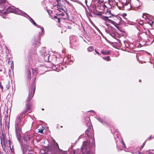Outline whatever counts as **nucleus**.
<instances>
[{
    "label": "nucleus",
    "mask_w": 154,
    "mask_h": 154,
    "mask_svg": "<svg viewBox=\"0 0 154 154\" xmlns=\"http://www.w3.org/2000/svg\"><path fill=\"white\" fill-rule=\"evenodd\" d=\"M144 44H143V45L141 44L140 43V45L141 46H142Z\"/></svg>",
    "instance_id": "nucleus-49"
},
{
    "label": "nucleus",
    "mask_w": 154,
    "mask_h": 154,
    "mask_svg": "<svg viewBox=\"0 0 154 154\" xmlns=\"http://www.w3.org/2000/svg\"><path fill=\"white\" fill-rule=\"evenodd\" d=\"M106 25L107 26V27H108L111 26L109 24H107V23H106Z\"/></svg>",
    "instance_id": "nucleus-44"
},
{
    "label": "nucleus",
    "mask_w": 154,
    "mask_h": 154,
    "mask_svg": "<svg viewBox=\"0 0 154 154\" xmlns=\"http://www.w3.org/2000/svg\"><path fill=\"white\" fill-rule=\"evenodd\" d=\"M35 90V86L34 83L31 85L29 89V95L28 98L26 100L27 103L26 104V109L24 110L22 113H25L28 111L30 110V106L29 102L32 99Z\"/></svg>",
    "instance_id": "nucleus-1"
},
{
    "label": "nucleus",
    "mask_w": 154,
    "mask_h": 154,
    "mask_svg": "<svg viewBox=\"0 0 154 154\" xmlns=\"http://www.w3.org/2000/svg\"><path fill=\"white\" fill-rule=\"evenodd\" d=\"M44 109H42V110H43Z\"/></svg>",
    "instance_id": "nucleus-57"
},
{
    "label": "nucleus",
    "mask_w": 154,
    "mask_h": 154,
    "mask_svg": "<svg viewBox=\"0 0 154 154\" xmlns=\"http://www.w3.org/2000/svg\"><path fill=\"white\" fill-rule=\"evenodd\" d=\"M3 17L4 18H5L4 17Z\"/></svg>",
    "instance_id": "nucleus-59"
},
{
    "label": "nucleus",
    "mask_w": 154,
    "mask_h": 154,
    "mask_svg": "<svg viewBox=\"0 0 154 154\" xmlns=\"http://www.w3.org/2000/svg\"><path fill=\"white\" fill-rule=\"evenodd\" d=\"M23 16L25 17L27 19H28L29 21L33 24L35 26H38V25L35 23V21L32 19V18H31L28 14L24 12L23 13Z\"/></svg>",
    "instance_id": "nucleus-8"
},
{
    "label": "nucleus",
    "mask_w": 154,
    "mask_h": 154,
    "mask_svg": "<svg viewBox=\"0 0 154 154\" xmlns=\"http://www.w3.org/2000/svg\"><path fill=\"white\" fill-rule=\"evenodd\" d=\"M60 15L63 16L64 15V13L63 12H62L61 14H60Z\"/></svg>",
    "instance_id": "nucleus-42"
},
{
    "label": "nucleus",
    "mask_w": 154,
    "mask_h": 154,
    "mask_svg": "<svg viewBox=\"0 0 154 154\" xmlns=\"http://www.w3.org/2000/svg\"><path fill=\"white\" fill-rule=\"evenodd\" d=\"M31 137L29 135H25L24 136V140L26 141H28L30 139Z\"/></svg>",
    "instance_id": "nucleus-13"
},
{
    "label": "nucleus",
    "mask_w": 154,
    "mask_h": 154,
    "mask_svg": "<svg viewBox=\"0 0 154 154\" xmlns=\"http://www.w3.org/2000/svg\"><path fill=\"white\" fill-rule=\"evenodd\" d=\"M102 18L106 22L110 23V22L111 21V20L109 19L107 17L103 16L102 17Z\"/></svg>",
    "instance_id": "nucleus-14"
},
{
    "label": "nucleus",
    "mask_w": 154,
    "mask_h": 154,
    "mask_svg": "<svg viewBox=\"0 0 154 154\" xmlns=\"http://www.w3.org/2000/svg\"><path fill=\"white\" fill-rule=\"evenodd\" d=\"M36 27L38 28L37 30L39 33V39L40 40L41 37L43 36L44 34V29L43 26L40 25H38Z\"/></svg>",
    "instance_id": "nucleus-7"
},
{
    "label": "nucleus",
    "mask_w": 154,
    "mask_h": 154,
    "mask_svg": "<svg viewBox=\"0 0 154 154\" xmlns=\"http://www.w3.org/2000/svg\"><path fill=\"white\" fill-rule=\"evenodd\" d=\"M105 31L106 32L108 33L114 38L116 39L115 34V29L112 26L105 27Z\"/></svg>",
    "instance_id": "nucleus-4"
},
{
    "label": "nucleus",
    "mask_w": 154,
    "mask_h": 154,
    "mask_svg": "<svg viewBox=\"0 0 154 154\" xmlns=\"http://www.w3.org/2000/svg\"><path fill=\"white\" fill-rule=\"evenodd\" d=\"M116 146H117V147H118V146H117V144H116Z\"/></svg>",
    "instance_id": "nucleus-56"
},
{
    "label": "nucleus",
    "mask_w": 154,
    "mask_h": 154,
    "mask_svg": "<svg viewBox=\"0 0 154 154\" xmlns=\"http://www.w3.org/2000/svg\"><path fill=\"white\" fill-rule=\"evenodd\" d=\"M140 5L139 1L137 0H135L134 2V4L133 6H131V8L132 10H136L138 9V8L140 6Z\"/></svg>",
    "instance_id": "nucleus-10"
},
{
    "label": "nucleus",
    "mask_w": 154,
    "mask_h": 154,
    "mask_svg": "<svg viewBox=\"0 0 154 154\" xmlns=\"http://www.w3.org/2000/svg\"><path fill=\"white\" fill-rule=\"evenodd\" d=\"M55 17V18H57V17H56V16H55V17Z\"/></svg>",
    "instance_id": "nucleus-53"
},
{
    "label": "nucleus",
    "mask_w": 154,
    "mask_h": 154,
    "mask_svg": "<svg viewBox=\"0 0 154 154\" xmlns=\"http://www.w3.org/2000/svg\"><path fill=\"white\" fill-rule=\"evenodd\" d=\"M0 140L1 144L2 145L3 147V146L5 147L6 146V142L5 140V138L3 134H2V135L0 136Z\"/></svg>",
    "instance_id": "nucleus-11"
},
{
    "label": "nucleus",
    "mask_w": 154,
    "mask_h": 154,
    "mask_svg": "<svg viewBox=\"0 0 154 154\" xmlns=\"http://www.w3.org/2000/svg\"><path fill=\"white\" fill-rule=\"evenodd\" d=\"M95 52L99 56H100L101 55L96 50H95Z\"/></svg>",
    "instance_id": "nucleus-36"
},
{
    "label": "nucleus",
    "mask_w": 154,
    "mask_h": 154,
    "mask_svg": "<svg viewBox=\"0 0 154 154\" xmlns=\"http://www.w3.org/2000/svg\"><path fill=\"white\" fill-rule=\"evenodd\" d=\"M146 140H145V141L143 143V146L142 147V148H143V147L144 146V145H145V143H146Z\"/></svg>",
    "instance_id": "nucleus-39"
},
{
    "label": "nucleus",
    "mask_w": 154,
    "mask_h": 154,
    "mask_svg": "<svg viewBox=\"0 0 154 154\" xmlns=\"http://www.w3.org/2000/svg\"><path fill=\"white\" fill-rule=\"evenodd\" d=\"M0 8L1 9L0 10V12H1V11H3L4 10L5 7H4V6H2L1 7H0Z\"/></svg>",
    "instance_id": "nucleus-29"
},
{
    "label": "nucleus",
    "mask_w": 154,
    "mask_h": 154,
    "mask_svg": "<svg viewBox=\"0 0 154 154\" xmlns=\"http://www.w3.org/2000/svg\"><path fill=\"white\" fill-rule=\"evenodd\" d=\"M54 58L56 60H57V57L56 56L54 55Z\"/></svg>",
    "instance_id": "nucleus-41"
},
{
    "label": "nucleus",
    "mask_w": 154,
    "mask_h": 154,
    "mask_svg": "<svg viewBox=\"0 0 154 154\" xmlns=\"http://www.w3.org/2000/svg\"><path fill=\"white\" fill-rule=\"evenodd\" d=\"M60 154H67L66 151H63L61 149H60Z\"/></svg>",
    "instance_id": "nucleus-28"
},
{
    "label": "nucleus",
    "mask_w": 154,
    "mask_h": 154,
    "mask_svg": "<svg viewBox=\"0 0 154 154\" xmlns=\"http://www.w3.org/2000/svg\"><path fill=\"white\" fill-rule=\"evenodd\" d=\"M6 87L7 89H9V86L8 85V84H7V85H6Z\"/></svg>",
    "instance_id": "nucleus-40"
},
{
    "label": "nucleus",
    "mask_w": 154,
    "mask_h": 154,
    "mask_svg": "<svg viewBox=\"0 0 154 154\" xmlns=\"http://www.w3.org/2000/svg\"><path fill=\"white\" fill-rule=\"evenodd\" d=\"M59 21H60V20H59V19H58V22H59Z\"/></svg>",
    "instance_id": "nucleus-52"
},
{
    "label": "nucleus",
    "mask_w": 154,
    "mask_h": 154,
    "mask_svg": "<svg viewBox=\"0 0 154 154\" xmlns=\"http://www.w3.org/2000/svg\"><path fill=\"white\" fill-rule=\"evenodd\" d=\"M27 73L28 78L29 79L31 75V74L30 71L29 69H27Z\"/></svg>",
    "instance_id": "nucleus-21"
},
{
    "label": "nucleus",
    "mask_w": 154,
    "mask_h": 154,
    "mask_svg": "<svg viewBox=\"0 0 154 154\" xmlns=\"http://www.w3.org/2000/svg\"><path fill=\"white\" fill-rule=\"evenodd\" d=\"M122 144L123 146H124V147H125V144L124 143L123 140H122Z\"/></svg>",
    "instance_id": "nucleus-38"
},
{
    "label": "nucleus",
    "mask_w": 154,
    "mask_h": 154,
    "mask_svg": "<svg viewBox=\"0 0 154 154\" xmlns=\"http://www.w3.org/2000/svg\"><path fill=\"white\" fill-rule=\"evenodd\" d=\"M59 65V69H58V70H59V71H60V70H62L64 68L63 67H66V66H65L64 65H63L62 64H61V63H60Z\"/></svg>",
    "instance_id": "nucleus-17"
},
{
    "label": "nucleus",
    "mask_w": 154,
    "mask_h": 154,
    "mask_svg": "<svg viewBox=\"0 0 154 154\" xmlns=\"http://www.w3.org/2000/svg\"><path fill=\"white\" fill-rule=\"evenodd\" d=\"M80 3V4H82V3H81V2H80V3Z\"/></svg>",
    "instance_id": "nucleus-55"
},
{
    "label": "nucleus",
    "mask_w": 154,
    "mask_h": 154,
    "mask_svg": "<svg viewBox=\"0 0 154 154\" xmlns=\"http://www.w3.org/2000/svg\"><path fill=\"white\" fill-rule=\"evenodd\" d=\"M83 0L85 1V3L86 4V5H87V0Z\"/></svg>",
    "instance_id": "nucleus-45"
},
{
    "label": "nucleus",
    "mask_w": 154,
    "mask_h": 154,
    "mask_svg": "<svg viewBox=\"0 0 154 154\" xmlns=\"http://www.w3.org/2000/svg\"><path fill=\"white\" fill-rule=\"evenodd\" d=\"M41 55L44 57V59L46 62L49 61V58L50 55L48 52H47L45 48H42V51H40Z\"/></svg>",
    "instance_id": "nucleus-5"
},
{
    "label": "nucleus",
    "mask_w": 154,
    "mask_h": 154,
    "mask_svg": "<svg viewBox=\"0 0 154 154\" xmlns=\"http://www.w3.org/2000/svg\"><path fill=\"white\" fill-rule=\"evenodd\" d=\"M0 4L1 3H4L5 2L6 0H0Z\"/></svg>",
    "instance_id": "nucleus-32"
},
{
    "label": "nucleus",
    "mask_w": 154,
    "mask_h": 154,
    "mask_svg": "<svg viewBox=\"0 0 154 154\" xmlns=\"http://www.w3.org/2000/svg\"><path fill=\"white\" fill-rule=\"evenodd\" d=\"M45 128H44L42 126V128L41 129H38V132L40 133H43V131L44 129Z\"/></svg>",
    "instance_id": "nucleus-20"
},
{
    "label": "nucleus",
    "mask_w": 154,
    "mask_h": 154,
    "mask_svg": "<svg viewBox=\"0 0 154 154\" xmlns=\"http://www.w3.org/2000/svg\"><path fill=\"white\" fill-rule=\"evenodd\" d=\"M146 22L150 25L154 26V22L151 20H150L149 18L146 21Z\"/></svg>",
    "instance_id": "nucleus-16"
},
{
    "label": "nucleus",
    "mask_w": 154,
    "mask_h": 154,
    "mask_svg": "<svg viewBox=\"0 0 154 154\" xmlns=\"http://www.w3.org/2000/svg\"><path fill=\"white\" fill-rule=\"evenodd\" d=\"M33 45H34L35 47H37L40 45V43L39 41L35 39L33 40Z\"/></svg>",
    "instance_id": "nucleus-12"
},
{
    "label": "nucleus",
    "mask_w": 154,
    "mask_h": 154,
    "mask_svg": "<svg viewBox=\"0 0 154 154\" xmlns=\"http://www.w3.org/2000/svg\"><path fill=\"white\" fill-rule=\"evenodd\" d=\"M21 119L20 116H18L16 119L15 125V132L16 137L19 141H20L21 138V128L22 126L21 122Z\"/></svg>",
    "instance_id": "nucleus-2"
},
{
    "label": "nucleus",
    "mask_w": 154,
    "mask_h": 154,
    "mask_svg": "<svg viewBox=\"0 0 154 154\" xmlns=\"http://www.w3.org/2000/svg\"><path fill=\"white\" fill-rule=\"evenodd\" d=\"M75 151L74 150H73L72 151L70 152V154H75Z\"/></svg>",
    "instance_id": "nucleus-30"
},
{
    "label": "nucleus",
    "mask_w": 154,
    "mask_h": 154,
    "mask_svg": "<svg viewBox=\"0 0 154 154\" xmlns=\"http://www.w3.org/2000/svg\"><path fill=\"white\" fill-rule=\"evenodd\" d=\"M10 13H14L23 16V15L22 14H23V13H24V12L21 10H19L18 8H13L9 6L8 7L6 11L3 12V14H8Z\"/></svg>",
    "instance_id": "nucleus-3"
},
{
    "label": "nucleus",
    "mask_w": 154,
    "mask_h": 154,
    "mask_svg": "<svg viewBox=\"0 0 154 154\" xmlns=\"http://www.w3.org/2000/svg\"><path fill=\"white\" fill-rule=\"evenodd\" d=\"M101 53L102 54H104H104L108 55V54H109V51H101Z\"/></svg>",
    "instance_id": "nucleus-22"
},
{
    "label": "nucleus",
    "mask_w": 154,
    "mask_h": 154,
    "mask_svg": "<svg viewBox=\"0 0 154 154\" xmlns=\"http://www.w3.org/2000/svg\"><path fill=\"white\" fill-rule=\"evenodd\" d=\"M55 143L56 145V146L59 148V146L58 144L56 143Z\"/></svg>",
    "instance_id": "nucleus-47"
},
{
    "label": "nucleus",
    "mask_w": 154,
    "mask_h": 154,
    "mask_svg": "<svg viewBox=\"0 0 154 154\" xmlns=\"http://www.w3.org/2000/svg\"><path fill=\"white\" fill-rule=\"evenodd\" d=\"M2 71V70L1 69H0V72H1Z\"/></svg>",
    "instance_id": "nucleus-51"
},
{
    "label": "nucleus",
    "mask_w": 154,
    "mask_h": 154,
    "mask_svg": "<svg viewBox=\"0 0 154 154\" xmlns=\"http://www.w3.org/2000/svg\"><path fill=\"white\" fill-rule=\"evenodd\" d=\"M27 147L26 145L24 146H22V151L23 150V149H27V150H29V154L30 153H31L32 154L31 152H30L29 149H27ZM30 152H31V151H30Z\"/></svg>",
    "instance_id": "nucleus-25"
},
{
    "label": "nucleus",
    "mask_w": 154,
    "mask_h": 154,
    "mask_svg": "<svg viewBox=\"0 0 154 154\" xmlns=\"http://www.w3.org/2000/svg\"><path fill=\"white\" fill-rule=\"evenodd\" d=\"M118 41L119 42H120V40L119 39H118Z\"/></svg>",
    "instance_id": "nucleus-50"
},
{
    "label": "nucleus",
    "mask_w": 154,
    "mask_h": 154,
    "mask_svg": "<svg viewBox=\"0 0 154 154\" xmlns=\"http://www.w3.org/2000/svg\"><path fill=\"white\" fill-rule=\"evenodd\" d=\"M60 127H62V126H61Z\"/></svg>",
    "instance_id": "nucleus-60"
},
{
    "label": "nucleus",
    "mask_w": 154,
    "mask_h": 154,
    "mask_svg": "<svg viewBox=\"0 0 154 154\" xmlns=\"http://www.w3.org/2000/svg\"><path fill=\"white\" fill-rule=\"evenodd\" d=\"M96 118L103 125L106 124H107V122L106 120L105 117H97Z\"/></svg>",
    "instance_id": "nucleus-9"
},
{
    "label": "nucleus",
    "mask_w": 154,
    "mask_h": 154,
    "mask_svg": "<svg viewBox=\"0 0 154 154\" xmlns=\"http://www.w3.org/2000/svg\"><path fill=\"white\" fill-rule=\"evenodd\" d=\"M23 154H32L31 153L29 154V150L26 149H23Z\"/></svg>",
    "instance_id": "nucleus-18"
},
{
    "label": "nucleus",
    "mask_w": 154,
    "mask_h": 154,
    "mask_svg": "<svg viewBox=\"0 0 154 154\" xmlns=\"http://www.w3.org/2000/svg\"><path fill=\"white\" fill-rule=\"evenodd\" d=\"M91 112H92V115H94V114H95V113L93 111H91Z\"/></svg>",
    "instance_id": "nucleus-46"
},
{
    "label": "nucleus",
    "mask_w": 154,
    "mask_h": 154,
    "mask_svg": "<svg viewBox=\"0 0 154 154\" xmlns=\"http://www.w3.org/2000/svg\"><path fill=\"white\" fill-rule=\"evenodd\" d=\"M103 58L104 60H106L107 61H109L110 60V57L109 56L104 57H103Z\"/></svg>",
    "instance_id": "nucleus-19"
},
{
    "label": "nucleus",
    "mask_w": 154,
    "mask_h": 154,
    "mask_svg": "<svg viewBox=\"0 0 154 154\" xmlns=\"http://www.w3.org/2000/svg\"><path fill=\"white\" fill-rule=\"evenodd\" d=\"M142 17L143 18H144L146 20V21L149 19L148 17L146 16V14H143Z\"/></svg>",
    "instance_id": "nucleus-24"
},
{
    "label": "nucleus",
    "mask_w": 154,
    "mask_h": 154,
    "mask_svg": "<svg viewBox=\"0 0 154 154\" xmlns=\"http://www.w3.org/2000/svg\"><path fill=\"white\" fill-rule=\"evenodd\" d=\"M0 88H1V89L2 90V91H3V87L2 86V85L1 82H0Z\"/></svg>",
    "instance_id": "nucleus-31"
},
{
    "label": "nucleus",
    "mask_w": 154,
    "mask_h": 154,
    "mask_svg": "<svg viewBox=\"0 0 154 154\" xmlns=\"http://www.w3.org/2000/svg\"><path fill=\"white\" fill-rule=\"evenodd\" d=\"M41 154H44V153H41Z\"/></svg>",
    "instance_id": "nucleus-58"
},
{
    "label": "nucleus",
    "mask_w": 154,
    "mask_h": 154,
    "mask_svg": "<svg viewBox=\"0 0 154 154\" xmlns=\"http://www.w3.org/2000/svg\"><path fill=\"white\" fill-rule=\"evenodd\" d=\"M84 41L86 42V41L85 40H84Z\"/></svg>",
    "instance_id": "nucleus-61"
},
{
    "label": "nucleus",
    "mask_w": 154,
    "mask_h": 154,
    "mask_svg": "<svg viewBox=\"0 0 154 154\" xmlns=\"http://www.w3.org/2000/svg\"><path fill=\"white\" fill-rule=\"evenodd\" d=\"M68 27L69 29H71V27L70 26H68Z\"/></svg>",
    "instance_id": "nucleus-48"
},
{
    "label": "nucleus",
    "mask_w": 154,
    "mask_h": 154,
    "mask_svg": "<svg viewBox=\"0 0 154 154\" xmlns=\"http://www.w3.org/2000/svg\"><path fill=\"white\" fill-rule=\"evenodd\" d=\"M139 81L140 82V81H141V80H139Z\"/></svg>",
    "instance_id": "nucleus-54"
},
{
    "label": "nucleus",
    "mask_w": 154,
    "mask_h": 154,
    "mask_svg": "<svg viewBox=\"0 0 154 154\" xmlns=\"http://www.w3.org/2000/svg\"><path fill=\"white\" fill-rule=\"evenodd\" d=\"M56 71L57 72H59L58 69H59V65H57L55 66Z\"/></svg>",
    "instance_id": "nucleus-26"
},
{
    "label": "nucleus",
    "mask_w": 154,
    "mask_h": 154,
    "mask_svg": "<svg viewBox=\"0 0 154 154\" xmlns=\"http://www.w3.org/2000/svg\"><path fill=\"white\" fill-rule=\"evenodd\" d=\"M153 150H149L147 152H148V154H153V153L152 152Z\"/></svg>",
    "instance_id": "nucleus-27"
},
{
    "label": "nucleus",
    "mask_w": 154,
    "mask_h": 154,
    "mask_svg": "<svg viewBox=\"0 0 154 154\" xmlns=\"http://www.w3.org/2000/svg\"><path fill=\"white\" fill-rule=\"evenodd\" d=\"M87 49L88 51L91 52L94 50V48L90 46Z\"/></svg>",
    "instance_id": "nucleus-23"
},
{
    "label": "nucleus",
    "mask_w": 154,
    "mask_h": 154,
    "mask_svg": "<svg viewBox=\"0 0 154 154\" xmlns=\"http://www.w3.org/2000/svg\"><path fill=\"white\" fill-rule=\"evenodd\" d=\"M66 2L68 5H70V4L69 1H66Z\"/></svg>",
    "instance_id": "nucleus-43"
},
{
    "label": "nucleus",
    "mask_w": 154,
    "mask_h": 154,
    "mask_svg": "<svg viewBox=\"0 0 154 154\" xmlns=\"http://www.w3.org/2000/svg\"><path fill=\"white\" fill-rule=\"evenodd\" d=\"M154 137H152V136H150V137H149L147 139V140H151V139L154 138Z\"/></svg>",
    "instance_id": "nucleus-33"
},
{
    "label": "nucleus",
    "mask_w": 154,
    "mask_h": 154,
    "mask_svg": "<svg viewBox=\"0 0 154 154\" xmlns=\"http://www.w3.org/2000/svg\"><path fill=\"white\" fill-rule=\"evenodd\" d=\"M110 23H111L113 24L115 26V27L116 28H117L118 29H119V28L118 26V25L116 22L112 20H111V21L110 22Z\"/></svg>",
    "instance_id": "nucleus-15"
},
{
    "label": "nucleus",
    "mask_w": 154,
    "mask_h": 154,
    "mask_svg": "<svg viewBox=\"0 0 154 154\" xmlns=\"http://www.w3.org/2000/svg\"><path fill=\"white\" fill-rule=\"evenodd\" d=\"M150 33V31L149 29H147V31L146 32H143L141 34V36H140L142 39L145 40V42H147V40H149L148 38Z\"/></svg>",
    "instance_id": "nucleus-6"
},
{
    "label": "nucleus",
    "mask_w": 154,
    "mask_h": 154,
    "mask_svg": "<svg viewBox=\"0 0 154 154\" xmlns=\"http://www.w3.org/2000/svg\"><path fill=\"white\" fill-rule=\"evenodd\" d=\"M57 10H58L59 11H62L63 10V9L60 8L59 7H58V8H57Z\"/></svg>",
    "instance_id": "nucleus-34"
},
{
    "label": "nucleus",
    "mask_w": 154,
    "mask_h": 154,
    "mask_svg": "<svg viewBox=\"0 0 154 154\" xmlns=\"http://www.w3.org/2000/svg\"><path fill=\"white\" fill-rule=\"evenodd\" d=\"M38 68H35V71L36 73H38Z\"/></svg>",
    "instance_id": "nucleus-35"
},
{
    "label": "nucleus",
    "mask_w": 154,
    "mask_h": 154,
    "mask_svg": "<svg viewBox=\"0 0 154 154\" xmlns=\"http://www.w3.org/2000/svg\"><path fill=\"white\" fill-rule=\"evenodd\" d=\"M83 134H82V135H80V136L79 137V138H78V139H80V138H82V137H83Z\"/></svg>",
    "instance_id": "nucleus-37"
}]
</instances>
